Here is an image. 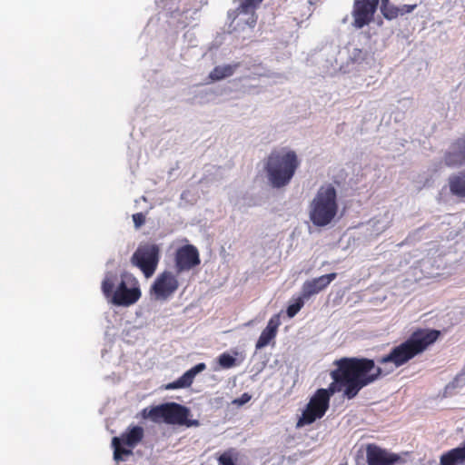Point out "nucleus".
<instances>
[{"label":"nucleus","instance_id":"nucleus-1","mask_svg":"<svg viewBox=\"0 0 465 465\" xmlns=\"http://www.w3.org/2000/svg\"><path fill=\"white\" fill-rule=\"evenodd\" d=\"M336 369L331 371L332 382L327 389H318L330 403L331 397L343 388V396L349 400L355 398L365 386L377 381L382 374L381 367L368 358L344 357L334 361Z\"/></svg>","mask_w":465,"mask_h":465},{"label":"nucleus","instance_id":"nucleus-2","mask_svg":"<svg viewBox=\"0 0 465 465\" xmlns=\"http://www.w3.org/2000/svg\"><path fill=\"white\" fill-rule=\"evenodd\" d=\"M440 335V331L419 328L406 341L393 347L387 355L378 359V362L381 365L391 364V371H393L425 351Z\"/></svg>","mask_w":465,"mask_h":465},{"label":"nucleus","instance_id":"nucleus-3","mask_svg":"<svg viewBox=\"0 0 465 465\" xmlns=\"http://www.w3.org/2000/svg\"><path fill=\"white\" fill-rule=\"evenodd\" d=\"M300 162L294 151L288 148L275 149L268 155L264 170L272 187L286 186L292 179Z\"/></svg>","mask_w":465,"mask_h":465},{"label":"nucleus","instance_id":"nucleus-4","mask_svg":"<svg viewBox=\"0 0 465 465\" xmlns=\"http://www.w3.org/2000/svg\"><path fill=\"white\" fill-rule=\"evenodd\" d=\"M339 209L337 192L331 183L319 188L310 204V220L315 226L330 224L337 215Z\"/></svg>","mask_w":465,"mask_h":465},{"label":"nucleus","instance_id":"nucleus-5","mask_svg":"<svg viewBox=\"0 0 465 465\" xmlns=\"http://www.w3.org/2000/svg\"><path fill=\"white\" fill-rule=\"evenodd\" d=\"M143 417L149 418L154 422H165L166 424L183 425L188 428L198 427V420L189 419L191 411L189 408L176 402L163 403L143 411Z\"/></svg>","mask_w":465,"mask_h":465},{"label":"nucleus","instance_id":"nucleus-6","mask_svg":"<svg viewBox=\"0 0 465 465\" xmlns=\"http://www.w3.org/2000/svg\"><path fill=\"white\" fill-rule=\"evenodd\" d=\"M117 276L112 272L105 274L102 282V292L111 302L116 306H130L134 304L141 297V290L137 282L132 287H127L124 281H121L115 291H114Z\"/></svg>","mask_w":465,"mask_h":465},{"label":"nucleus","instance_id":"nucleus-7","mask_svg":"<svg viewBox=\"0 0 465 465\" xmlns=\"http://www.w3.org/2000/svg\"><path fill=\"white\" fill-rule=\"evenodd\" d=\"M160 261V247L156 243L144 242L139 244L131 257L134 266L139 268L146 278L155 272Z\"/></svg>","mask_w":465,"mask_h":465},{"label":"nucleus","instance_id":"nucleus-8","mask_svg":"<svg viewBox=\"0 0 465 465\" xmlns=\"http://www.w3.org/2000/svg\"><path fill=\"white\" fill-rule=\"evenodd\" d=\"M143 438V429L140 426L129 427L119 437L112 439L114 450V460L116 462L124 461L128 456L133 455V449L135 448Z\"/></svg>","mask_w":465,"mask_h":465},{"label":"nucleus","instance_id":"nucleus-9","mask_svg":"<svg viewBox=\"0 0 465 465\" xmlns=\"http://www.w3.org/2000/svg\"><path fill=\"white\" fill-rule=\"evenodd\" d=\"M329 407L330 403L323 396V392L318 393L315 391L299 417L296 428L311 425L317 420L322 419L329 410Z\"/></svg>","mask_w":465,"mask_h":465},{"label":"nucleus","instance_id":"nucleus-10","mask_svg":"<svg viewBox=\"0 0 465 465\" xmlns=\"http://www.w3.org/2000/svg\"><path fill=\"white\" fill-rule=\"evenodd\" d=\"M380 0H354L351 10V25L361 29L369 25L374 19Z\"/></svg>","mask_w":465,"mask_h":465},{"label":"nucleus","instance_id":"nucleus-11","mask_svg":"<svg viewBox=\"0 0 465 465\" xmlns=\"http://www.w3.org/2000/svg\"><path fill=\"white\" fill-rule=\"evenodd\" d=\"M179 288V282L172 272L164 271L160 273L151 286L150 293L156 300L169 299Z\"/></svg>","mask_w":465,"mask_h":465},{"label":"nucleus","instance_id":"nucleus-12","mask_svg":"<svg viewBox=\"0 0 465 465\" xmlns=\"http://www.w3.org/2000/svg\"><path fill=\"white\" fill-rule=\"evenodd\" d=\"M175 270L177 273L189 271L201 263L197 248L192 244L180 247L175 253Z\"/></svg>","mask_w":465,"mask_h":465},{"label":"nucleus","instance_id":"nucleus-13","mask_svg":"<svg viewBox=\"0 0 465 465\" xmlns=\"http://www.w3.org/2000/svg\"><path fill=\"white\" fill-rule=\"evenodd\" d=\"M366 458L368 465H396L405 462L400 454L390 452L376 445L368 446Z\"/></svg>","mask_w":465,"mask_h":465},{"label":"nucleus","instance_id":"nucleus-14","mask_svg":"<svg viewBox=\"0 0 465 465\" xmlns=\"http://www.w3.org/2000/svg\"><path fill=\"white\" fill-rule=\"evenodd\" d=\"M443 161L448 167H459L465 164V134L456 139L444 153Z\"/></svg>","mask_w":465,"mask_h":465},{"label":"nucleus","instance_id":"nucleus-15","mask_svg":"<svg viewBox=\"0 0 465 465\" xmlns=\"http://www.w3.org/2000/svg\"><path fill=\"white\" fill-rule=\"evenodd\" d=\"M337 273L331 272L306 281L302 288V298L309 299L324 290L335 278Z\"/></svg>","mask_w":465,"mask_h":465},{"label":"nucleus","instance_id":"nucleus-16","mask_svg":"<svg viewBox=\"0 0 465 465\" xmlns=\"http://www.w3.org/2000/svg\"><path fill=\"white\" fill-rule=\"evenodd\" d=\"M206 369V364L204 362H200L185 371L179 379L176 381L170 382L164 386L166 390H176V389H182V388H188L190 387L195 376L203 371Z\"/></svg>","mask_w":465,"mask_h":465},{"label":"nucleus","instance_id":"nucleus-17","mask_svg":"<svg viewBox=\"0 0 465 465\" xmlns=\"http://www.w3.org/2000/svg\"><path fill=\"white\" fill-rule=\"evenodd\" d=\"M281 325L280 314H274L268 322L266 328L262 331L255 348L261 350L266 347L277 335L278 328Z\"/></svg>","mask_w":465,"mask_h":465},{"label":"nucleus","instance_id":"nucleus-18","mask_svg":"<svg viewBox=\"0 0 465 465\" xmlns=\"http://www.w3.org/2000/svg\"><path fill=\"white\" fill-rule=\"evenodd\" d=\"M440 465H465V441L462 446L451 449L441 454Z\"/></svg>","mask_w":465,"mask_h":465},{"label":"nucleus","instance_id":"nucleus-19","mask_svg":"<svg viewBox=\"0 0 465 465\" xmlns=\"http://www.w3.org/2000/svg\"><path fill=\"white\" fill-rule=\"evenodd\" d=\"M262 0H244L240 7L237 9L238 15L243 14L249 15L248 18L245 20V24L250 26L253 27L257 21V16L254 14V8H256Z\"/></svg>","mask_w":465,"mask_h":465},{"label":"nucleus","instance_id":"nucleus-20","mask_svg":"<svg viewBox=\"0 0 465 465\" xmlns=\"http://www.w3.org/2000/svg\"><path fill=\"white\" fill-rule=\"evenodd\" d=\"M449 187L451 194L465 198V170L449 177Z\"/></svg>","mask_w":465,"mask_h":465},{"label":"nucleus","instance_id":"nucleus-21","mask_svg":"<svg viewBox=\"0 0 465 465\" xmlns=\"http://www.w3.org/2000/svg\"><path fill=\"white\" fill-rule=\"evenodd\" d=\"M240 66L239 63L215 66L209 74L211 82H217L232 76Z\"/></svg>","mask_w":465,"mask_h":465},{"label":"nucleus","instance_id":"nucleus-22","mask_svg":"<svg viewBox=\"0 0 465 465\" xmlns=\"http://www.w3.org/2000/svg\"><path fill=\"white\" fill-rule=\"evenodd\" d=\"M381 12L385 19L392 20L397 18L400 14V8L392 4H388L383 6H380Z\"/></svg>","mask_w":465,"mask_h":465},{"label":"nucleus","instance_id":"nucleus-23","mask_svg":"<svg viewBox=\"0 0 465 465\" xmlns=\"http://www.w3.org/2000/svg\"><path fill=\"white\" fill-rule=\"evenodd\" d=\"M304 299L305 298H302V294L301 297L297 298L292 304H290L287 307L286 312L289 318L294 317L300 312L304 305Z\"/></svg>","mask_w":465,"mask_h":465},{"label":"nucleus","instance_id":"nucleus-24","mask_svg":"<svg viewBox=\"0 0 465 465\" xmlns=\"http://www.w3.org/2000/svg\"><path fill=\"white\" fill-rule=\"evenodd\" d=\"M218 361L223 369H230L235 365L236 360L229 353L224 352L219 356Z\"/></svg>","mask_w":465,"mask_h":465},{"label":"nucleus","instance_id":"nucleus-25","mask_svg":"<svg viewBox=\"0 0 465 465\" xmlns=\"http://www.w3.org/2000/svg\"><path fill=\"white\" fill-rule=\"evenodd\" d=\"M219 465H235L234 460L230 452H223L218 458Z\"/></svg>","mask_w":465,"mask_h":465},{"label":"nucleus","instance_id":"nucleus-26","mask_svg":"<svg viewBox=\"0 0 465 465\" xmlns=\"http://www.w3.org/2000/svg\"><path fill=\"white\" fill-rule=\"evenodd\" d=\"M133 221L136 228H140L145 223V215L143 213L133 214Z\"/></svg>","mask_w":465,"mask_h":465},{"label":"nucleus","instance_id":"nucleus-27","mask_svg":"<svg viewBox=\"0 0 465 465\" xmlns=\"http://www.w3.org/2000/svg\"><path fill=\"white\" fill-rule=\"evenodd\" d=\"M251 395L247 392L242 393L239 398L233 400L232 403L242 406L251 401Z\"/></svg>","mask_w":465,"mask_h":465},{"label":"nucleus","instance_id":"nucleus-28","mask_svg":"<svg viewBox=\"0 0 465 465\" xmlns=\"http://www.w3.org/2000/svg\"><path fill=\"white\" fill-rule=\"evenodd\" d=\"M416 7L417 5H403L402 6L399 7L401 11L400 15L411 13Z\"/></svg>","mask_w":465,"mask_h":465},{"label":"nucleus","instance_id":"nucleus-29","mask_svg":"<svg viewBox=\"0 0 465 465\" xmlns=\"http://www.w3.org/2000/svg\"><path fill=\"white\" fill-rule=\"evenodd\" d=\"M380 1H381L380 6H383L385 5L391 4V0H380Z\"/></svg>","mask_w":465,"mask_h":465}]
</instances>
